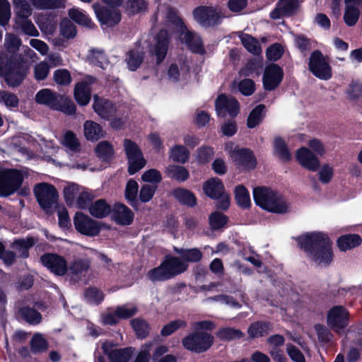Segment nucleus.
Instances as JSON below:
<instances>
[{
    "label": "nucleus",
    "instance_id": "30",
    "mask_svg": "<svg viewBox=\"0 0 362 362\" xmlns=\"http://www.w3.org/2000/svg\"><path fill=\"white\" fill-rule=\"evenodd\" d=\"M89 213L94 217L102 218L110 214V206L104 199H98L88 206Z\"/></svg>",
    "mask_w": 362,
    "mask_h": 362
},
{
    "label": "nucleus",
    "instance_id": "58",
    "mask_svg": "<svg viewBox=\"0 0 362 362\" xmlns=\"http://www.w3.org/2000/svg\"><path fill=\"white\" fill-rule=\"evenodd\" d=\"M30 348L34 353H39L47 350L48 344L41 334H35L30 341Z\"/></svg>",
    "mask_w": 362,
    "mask_h": 362
},
{
    "label": "nucleus",
    "instance_id": "26",
    "mask_svg": "<svg viewBox=\"0 0 362 362\" xmlns=\"http://www.w3.org/2000/svg\"><path fill=\"white\" fill-rule=\"evenodd\" d=\"M270 201L267 211L281 214L290 211V204L281 194L276 192Z\"/></svg>",
    "mask_w": 362,
    "mask_h": 362
},
{
    "label": "nucleus",
    "instance_id": "54",
    "mask_svg": "<svg viewBox=\"0 0 362 362\" xmlns=\"http://www.w3.org/2000/svg\"><path fill=\"white\" fill-rule=\"evenodd\" d=\"M228 221V217L219 211L212 213L209 217V222L212 230L223 228Z\"/></svg>",
    "mask_w": 362,
    "mask_h": 362
},
{
    "label": "nucleus",
    "instance_id": "8",
    "mask_svg": "<svg viewBox=\"0 0 362 362\" xmlns=\"http://www.w3.org/2000/svg\"><path fill=\"white\" fill-rule=\"evenodd\" d=\"M183 346L189 351L202 353L208 350L214 343V337L206 332L194 331L182 339Z\"/></svg>",
    "mask_w": 362,
    "mask_h": 362
},
{
    "label": "nucleus",
    "instance_id": "51",
    "mask_svg": "<svg viewBox=\"0 0 362 362\" xmlns=\"http://www.w3.org/2000/svg\"><path fill=\"white\" fill-rule=\"evenodd\" d=\"M53 80L59 86H67L72 81L69 71L65 69H59L54 71Z\"/></svg>",
    "mask_w": 362,
    "mask_h": 362
},
{
    "label": "nucleus",
    "instance_id": "5",
    "mask_svg": "<svg viewBox=\"0 0 362 362\" xmlns=\"http://www.w3.org/2000/svg\"><path fill=\"white\" fill-rule=\"evenodd\" d=\"M35 101L66 115H74L76 112V106L71 99L48 88L40 90L35 95Z\"/></svg>",
    "mask_w": 362,
    "mask_h": 362
},
{
    "label": "nucleus",
    "instance_id": "48",
    "mask_svg": "<svg viewBox=\"0 0 362 362\" xmlns=\"http://www.w3.org/2000/svg\"><path fill=\"white\" fill-rule=\"evenodd\" d=\"M235 197L238 204L244 209L250 206V198L247 189L242 185L235 189Z\"/></svg>",
    "mask_w": 362,
    "mask_h": 362
},
{
    "label": "nucleus",
    "instance_id": "44",
    "mask_svg": "<svg viewBox=\"0 0 362 362\" xmlns=\"http://www.w3.org/2000/svg\"><path fill=\"white\" fill-rule=\"evenodd\" d=\"M173 196L182 204L193 206L196 204V198L194 195L183 188L175 189L173 192Z\"/></svg>",
    "mask_w": 362,
    "mask_h": 362
},
{
    "label": "nucleus",
    "instance_id": "4",
    "mask_svg": "<svg viewBox=\"0 0 362 362\" xmlns=\"http://www.w3.org/2000/svg\"><path fill=\"white\" fill-rule=\"evenodd\" d=\"M27 73V67L21 57H11L7 60L4 54L0 53V76L4 78L11 87L19 86Z\"/></svg>",
    "mask_w": 362,
    "mask_h": 362
},
{
    "label": "nucleus",
    "instance_id": "6",
    "mask_svg": "<svg viewBox=\"0 0 362 362\" xmlns=\"http://www.w3.org/2000/svg\"><path fill=\"white\" fill-rule=\"evenodd\" d=\"M194 19L204 28H213L218 25L223 17L221 9L218 6H199L192 12Z\"/></svg>",
    "mask_w": 362,
    "mask_h": 362
},
{
    "label": "nucleus",
    "instance_id": "33",
    "mask_svg": "<svg viewBox=\"0 0 362 362\" xmlns=\"http://www.w3.org/2000/svg\"><path fill=\"white\" fill-rule=\"evenodd\" d=\"M84 188L76 183H69L64 188V197L68 205L74 206Z\"/></svg>",
    "mask_w": 362,
    "mask_h": 362
},
{
    "label": "nucleus",
    "instance_id": "59",
    "mask_svg": "<svg viewBox=\"0 0 362 362\" xmlns=\"http://www.w3.org/2000/svg\"><path fill=\"white\" fill-rule=\"evenodd\" d=\"M50 66L47 62H40L36 64L33 68L34 77L37 81L45 80L49 73Z\"/></svg>",
    "mask_w": 362,
    "mask_h": 362
},
{
    "label": "nucleus",
    "instance_id": "7",
    "mask_svg": "<svg viewBox=\"0 0 362 362\" xmlns=\"http://www.w3.org/2000/svg\"><path fill=\"white\" fill-rule=\"evenodd\" d=\"M24 176L17 169L0 170V197H6L14 194L21 187Z\"/></svg>",
    "mask_w": 362,
    "mask_h": 362
},
{
    "label": "nucleus",
    "instance_id": "18",
    "mask_svg": "<svg viewBox=\"0 0 362 362\" xmlns=\"http://www.w3.org/2000/svg\"><path fill=\"white\" fill-rule=\"evenodd\" d=\"M98 20L102 25L112 27L121 21V13L117 9H110L98 4L93 6Z\"/></svg>",
    "mask_w": 362,
    "mask_h": 362
},
{
    "label": "nucleus",
    "instance_id": "27",
    "mask_svg": "<svg viewBox=\"0 0 362 362\" xmlns=\"http://www.w3.org/2000/svg\"><path fill=\"white\" fill-rule=\"evenodd\" d=\"M13 4L16 22L24 21L31 16L32 8L26 0H13Z\"/></svg>",
    "mask_w": 362,
    "mask_h": 362
},
{
    "label": "nucleus",
    "instance_id": "15",
    "mask_svg": "<svg viewBox=\"0 0 362 362\" xmlns=\"http://www.w3.org/2000/svg\"><path fill=\"white\" fill-rule=\"evenodd\" d=\"M231 158L237 168L247 170L254 169L257 165L252 152L247 148L234 149L230 153Z\"/></svg>",
    "mask_w": 362,
    "mask_h": 362
},
{
    "label": "nucleus",
    "instance_id": "32",
    "mask_svg": "<svg viewBox=\"0 0 362 362\" xmlns=\"http://www.w3.org/2000/svg\"><path fill=\"white\" fill-rule=\"evenodd\" d=\"M361 238L356 234L344 235L337 240V245L341 251H346L361 245Z\"/></svg>",
    "mask_w": 362,
    "mask_h": 362
},
{
    "label": "nucleus",
    "instance_id": "12",
    "mask_svg": "<svg viewBox=\"0 0 362 362\" xmlns=\"http://www.w3.org/2000/svg\"><path fill=\"white\" fill-rule=\"evenodd\" d=\"M308 65L309 70L316 77L322 80L331 78V67L320 51L315 50L311 54Z\"/></svg>",
    "mask_w": 362,
    "mask_h": 362
},
{
    "label": "nucleus",
    "instance_id": "17",
    "mask_svg": "<svg viewBox=\"0 0 362 362\" xmlns=\"http://www.w3.org/2000/svg\"><path fill=\"white\" fill-rule=\"evenodd\" d=\"M42 264L57 276H63L67 272V264L65 259L60 255L47 253L40 257Z\"/></svg>",
    "mask_w": 362,
    "mask_h": 362
},
{
    "label": "nucleus",
    "instance_id": "39",
    "mask_svg": "<svg viewBox=\"0 0 362 362\" xmlns=\"http://www.w3.org/2000/svg\"><path fill=\"white\" fill-rule=\"evenodd\" d=\"M274 154L283 162L291 160V155L285 141L281 137H276L274 141Z\"/></svg>",
    "mask_w": 362,
    "mask_h": 362
},
{
    "label": "nucleus",
    "instance_id": "57",
    "mask_svg": "<svg viewBox=\"0 0 362 362\" xmlns=\"http://www.w3.org/2000/svg\"><path fill=\"white\" fill-rule=\"evenodd\" d=\"M147 7L148 4L144 0H129L126 2V8L132 14L144 12Z\"/></svg>",
    "mask_w": 362,
    "mask_h": 362
},
{
    "label": "nucleus",
    "instance_id": "22",
    "mask_svg": "<svg viewBox=\"0 0 362 362\" xmlns=\"http://www.w3.org/2000/svg\"><path fill=\"white\" fill-rule=\"evenodd\" d=\"M93 108L102 118L109 119L116 112V107L113 103L105 98L94 95Z\"/></svg>",
    "mask_w": 362,
    "mask_h": 362
},
{
    "label": "nucleus",
    "instance_id": "25",
    "mask_svg": "<svg viewBox=\"0 0 362 362\" xmlns=\"http://www.w3.org/2000/svg\"><path fill=\"white\" fill-rule=\"evenodd\" d=\"M276 192L266 187H257L253 189V198L257 205L267 210L270 200Z\"/></svg>",
    "mask_w": 362,
    "mask_h": 362
},
{
    "label": "nucleus",
    "instance_id": "61",
    "mask_svg": "<svg viewBox=\"0 0 362 362\" xmlns=\"http://www.w3.org/2000/svg\"><path fill=\"white\" fill-rule=\"evenodd\" d=\"M11 16V5L8 0H0V25H8Z\"/></svg>",
    "mask_w": 362,
    "mask_h": 362
},
{
    "label": "nucleus",
    "instance_id": "50",
    "mask_svg": "<svg viewBox=\"0 0 362 362\" xmlns=\"http://www.w3.org/2000/svg\"><path fill=\"white\" fill-rule=\"evenodd\" d=\"M244 334L238 329L232 327H223L217 332V337L225 341H230L240 339Z\"/></svg>",
    "mask_w": 362,
    "mask_h": 362
},
{
    "label": "nucleus",
    "instance_id": "38",
    "mask_svg": "<svg viewBox=\"0 0 362 362\" xmlns=\"http://www.w3.org/2000/svg\"><path fill=\"white\" fill-rule=\"evenodd\" d=\"M20 316L30 325H37L42 321L41 314L35 309L28 306H23L19 309Z\"/></svg>",
    "mask_w": 362,
    "mask_h": 362
},
{
    "label": "nucleus",
    "instance_id": "45",
    "mask_svg": "<svg viewBox=\"0 0 362 362\" xmlns=\"http://www.w3.org/2000/svg\"><path fill=\"white\" fill-rule=\"evenodd\" d=\"M62 144L69 151L78 153L81 151V144L75 133L72 131H66L63 137Z\"/></svg>",
    "mask_w": 362,
    "mask_h": 362
},
{
    "label": "nucleus",
    "instance_id": "2",
    "mask_svg": "<svg viewBox=\"0 0 362 362\" xmlns=\"http://www.w3.org/2000/svg\"><path fill=\"white\" fill-rule=\"evenodd\" d=\"M298 243L306 255L320 267L329 265L333 259L332 242L321 232L307 233L297 238Z\"/></svg>",
    "mask_w": 362,
    "mask_h": 362
},
{
    "label": "nucleus",
    "instance_id": "20",
    "mask_svg": "<svg viewBox=\"0 0 362 362\" xmlns=\"http://www.w3.org/2000/svg\"><path fill=\"white\" fill-rule=\"evenodd\" d=\"M283 78V70L277 64L267 66L263 76L264 87L267 90L275 89Z\"/></svg>",
    "mask_w": 362,
    "mask_h": 362
},
{
    "label": "nucleus",
    "instance_id": "63",
    "mask_svg": "<svg viewBox=\"0 0 362 362\" xmlns=\"http://www.w3.org/2000/svg\"><path fill=\"white\" fill-rule=\"evenodd\" d=\"M60 33L65 38H74L76 35V28L68 19H64L60 23Z\"/></svg>",
    "mask_w": 362,
    "mask_h": 362
},
{
    "label": "nucleus",
    "instance_id": "42",
    "mask_svg": "<svg viewBox=\"0 0 362 362\" xmlns=\"http://www.w3.org/2000/svg\"><path fill=\"white\" fill-rule=\"evenodd\" d=\"M90 263L88 258L75 259L69 265V271L73 275L81 274L90 269Z\"/></svg>",
    "mask_w": 362,
    "mask_h": 362
},
{
    "label": "nucleus",
    "instance_id": "43",
    "mask_svg": "<svg viewBox=\"0 0 362 362\" xmlns=\"http://www.w3.org/2000/svg\"><path fill=\"white\" fill-rule=\"evenodd\" d=\"M69 16L71 20H73L78 25L85 26L88 28H92L94 25V23L92 22L91 19L78 8L70 9L69 11Z\"/></svg>",
    "mask_w": 362,
    "mask_h": 362
},
{
    "label": "nucleus",
    "instance_id": "35",
    "mask_svg": "<svg viewBox=\"0 0 362 362\" xmlns=\"http://www.w3.org/2000/svg\"><path fill=\"white\" fill-rule=\"evenodd\" d=\"M271 331L272 325L269 322L259 321L249 326L247 333L252 338H258L268 334Z\"/></svg>",
    "mask_w": 362,
    "mask_h": 362
},
{
    "label": "nucleus",
    "instance_id": "1",
    "mask_svg": "<svg viewBox=\"0 0 362 362\" xmlns=\"http://www.w3.org/2000/svg\"><path fill=\"white\" fill-rule=\"evenodd\" d=\"M155 22L168 28L171 32H177L182 42L194 52L202 53L204 51L202 41L195 33L189 30L181 18L177 16V11L167 5L161 4L153 17Z\"/></svg>",
    "mask_w": 362,
    "mask_h": 362
},
{
    "label": "nucleus",
    "instance_id": "46",
    "mask_svg": "<svg viewBox=\"0 0 362 362\" xmlns=\"http://www.w3.org/2000/svg\"><path fill=\"white\" fill-rule=\"evenodd\" d=\"M176 252L177 254L180 255L182 257V260L185 262H197L200 261L202 258V252L197 249H176Z\"/></svg>",
    "mask_w": 362,
    "mask_h": 362
},
{
    "label": "nucleus",
    "instance_id": "34",
    "mask_svg": "<svg viewBox=\"0 0 362 362\" xmlns=\"http://www.w3.org/2000/svg\"><path fill=\"white\" fill-rule=\"evenodd\" d=\"M166 175L178 182H185L189 177V171L183 166L170 165L165 169Z\"/></svg>",
    "mask_w": 362,
    "mask_h": 362
},
{
    "label": "nucleus",
    "instance_id": "49",
    "mask_svg": "<svg viewBox=\"0 0 362 362\" xmlns=\"http://www.w3.org/2000/svg\"><path fill=\"white\" fill-rule=\"evenodd\" d=\"M131 325L139 338L146 337L150 332L149 325L141 318H135L131 321Z\"/></svg>",
    "mask_w": 362,
    "mask_h": 362
},
{
    "label": "nucleus",
    "instance_id": "14",
    "mask_svg": "<svg viewBox=\"0 0 362 362\" xmlns=\"http://www.w3.org/2000/svg\"><path fill=\"white\" fill-rule=\"evenodd\" d=\"M216 111L218 116L224 117L226 112L231 117H235L239 112V103L233 96L220 95L216 100Z\"/></svg>",
    "mask_w": 362,
    "mask_h": 362
},
{
    "label": "nucleus",
    "instance_id": "31",
    "mask_svg": "<svg viewBox=\"0 0 362 362\" xmlns=\"http://www.w3.org/2000/svg\"><path fill=\"white\" fill-rule=\"evenodd\" d=\"M74 98L81 106L88 104L90 100V86L83 82L78 83L74 88Z\"/></svg>",
    "mask_w": 362,
    "mask_h": 362
},
{
    "label": "nucleus",
    "instance_id": "21",
    "mask_svg": "<svg viewBox=\"0 0 362 362\" xmlns=\"http://www.w3.org/2000/svg\"><path fill=\"white\" fill-rule=\"evenodd\" d=\"M299 6L298 0H280L276 7L270 13L273 19H279L284 16L294 14Z\"/></svg>",
    "mask_w": 362,
    "mask_h": 362
},
{
    "label": "nucleus",
    "instance_id": "36",
    "mask_svg": "<svg viewBox=\"0 0 362 362\" xmlns=\"http://www.w3.org/2000/svg\"><path fill=\"white\" fill-rule=\"evenodd\" d=\"M169 158L173 161L185 163L189 158V151L182 145H174L169 151Z\"/></svg>",
    "mask_w": 362,
    "mask_h": 362
},
{
    "label": "nucleus",
    "instance_id": "23",
    "mask_svg": "<svg viewBox=\"0 0 362 362\" xmlns=\"http://www.w3.org/2000/svg\"><path fill=\"white\" fill-rule=\"evenodd\" d=\"M134 213L127 206L122 204H116L112 209L114 221L122 226L130 225L134 219Z\"/></svg>",
    "mask_w": 362,
    "mask_h": 362
},
{
    "label": "nucleus",
    "instance_id": "64",
    "mask_svg": "<svg viewBox=\"0 0 362 362\" xmlns=\"http://www.w3.org/2000/svg\"><path fill=\"white\" fill-rule=\"evenodd\" d=\"M346 93L350 100H358L362 96V83L352 82L348 86Z\"/></svg>",
    "mask_w": 362,
    "mask_h": 362
},
{
    "label": "nucleus",
    "instance_id": "24",
    "mask_svg": "<svg viewBox=\"0 0 362 362\" xmlns=\"http://www.w3.org/2000/svg\"><path fill=\"white\" fill-rule=\"evenodd\" d=\"M106 132L103 127L93 121L86 120L83 124V135L90 141H97L105 136Z\"/></svg>",
    "mask_w": 362,
    "mask_h": 362
},
{
    "label": "nucleus",
    "instance_id": "11",
    "mask_svg": "<svg viewBox=\"0 0 362 362\" xmlns=\"http://www.w3.org/2000/svg\"><path fill=\"white\" fill-rule=\"evenodd\" d=\"M327 325L334 332L341 334L349 324V312L341 305L332 308L327 315Z\"/></svg>",
    "mask_w": 362,
    "mask_h": 362
},
{
    "label": "nucleus",
    "instance_id": "60",
    "mask_svg": "<svg viewBox=\"0 0 362 362\" xmlns=\"http://www.w3.org/2000/svg\"><path fill=\"white\" fill-rule=\"evenodd\" d=\"M187 326V322L182 320H176L172 322H170L167 325H165L161 329L160 334L163 337H167L175 331H177L180 328H185Z\"/></svg>",
    "mask_w": 362,
    "mask_h": 362
},
{
    "label": "nucleus",
    "instance_id": "55",
    "mask_svg": "<svg viewBox=\"0 0 362 362\" xmlns=\"http://www.w3.org/2000/svg\"><path fill=\"white\" fill-rule=\"evenodd\" d=\"M359 14L360 12L358 7L351 5L346 6L344 15V20L345 23L348 26L354 25L358 20Z\"/></svg>",
    "mask_w": 362,
    "mask_h": 362
},
{
    "label": "nucleus",
    "instance_id": "3",
    "mask_svg": "<svg viewBox=\"0 0 362 362\" xmlns=\"http://www.w3.org/2000/svg\"><path fill=\"white\" fill-rule=\"evenodd\" d=\"M187 268V263L180 257H167L158 267L150 269L146 277L151 282L165 281L184 273Z\"/></svg>",
    "mask_w": 362,
    "mask_h": 362
},
{
    "label": "nucleus",
    "instance_id": "56",
    "mask_svg": "<svg viewBox=\"0 0 362 362\" xmlns=\"http://www.w3.org/2000/svg\"><path fill=\"white\" fill-rule=\"evenodd\" d=\"M132 354V348L115 349L109 359L110 362H128Z\"/></svg>",
    "mask_w": 362,
    "mask_h": 362
},
{
    "label": "nucleus",
    "instance_id": "53",
    "mask_svg": "<svg viewBox=\"0 0 362 362\" xmlns=\"http://www.w3.org/2000/svg\"><path fill=\"white\" fill-rule=\"evenodd\" d=\"M88 59L93 65L98 66L103 69H106L109 65V62L105 54L101 50H92L88 55Z\"/></svg>",
    "mask_w": 362,
    "mask_h": 362
},
{
    "label": "nucleus",
    "instance_id": "19",
    "mask_svg": "<svg viewBox=\"0 0 362 362\" xmlns=\"http://www.w3.org/2000/svg\"><path fill=\"white\" fill-rule=\"evenodd\" d=\"M296 158L299 164L310 171H317L320 166L317 156L308 148L300 147L296 151Z\"/></svg>",
    "mask_w": 362,
    "mask_h": 362
},
{
    "label": "nucleus",
    "instance_id": "52",
    "mask_svg": "<svg viewBox=\"0 0 362 362\" xmlns=\"http://www.w3.org/2000/svg\"><path fill=\"white\" fill-rule=\"evenodd\" d=\"M21 46V39L13 33H6L4 40V47L9 53H16Z\"/></svg>",
    "mask_w": 362,
    "mask_h": 362
},
{
    "label": "nucleus",
    "instance_id": "9",
    "mask_svg": "<svg viewBox=\"0 0 362 362\" xmlns=\"http://www.w3.org/2000/svg\"><path fill=\"white\" fill-rule=\"evenodd\" d=\"M123 146L128 159V172L130 175H133L145 166L146 160L140 148L135 142L125 139Z\"/></svg>",
    "mask_w": 362,
    "mask_h": 362
},
{
    "label": "nucleus",
    "instance_id": "47",
    "mask_svg": "<svg viewBox=\"0 0 362 362\" xmlns=\"http://www.w3.org/2000/svg\"><path fill=\"white\" fill-rule=\"evenodd\" d=\"M264 109L265 106L260 104L252 110L248 116L247 122L249 128H254L262 122L264 116Z\"/></svg>",
    "mask_w": 362,
    "mask_h": 362
},
{
    "label": "nucleus",
    "instance_id": "37",
    "mask_svg": "<svg viewBox=\"0 0 362 362\" xmlns=\"http://www.w3.org/2000/svg\"><path fill=\"white\" fill-rule=\"evenodd\" d=\"M35 243L33 238L28 237L25 239H18L16 240L11 245V247L17 252H18L19 257L23 258H27L29 255L28 250Z\"/></svg>",
    "mask_w": 362,
    "mask_h": 362
},
{
    "label": "nucleus",
    "instance_id": "13",
    "mask_svg": "<svg viewBox=\"0 0 362 362\" xmlns=\"http://www.w3.org/2000/svg\"><path fill=\"white\" fill-rule=\"evenodd\" d=\"M74 224L78 232L88 236L97 235L100 230L98 221L81 212L76 213Z\"/></svg>",
    "mask_w": 362,
    "mask_h": 362
},
{
    "label": "nucleus",
    "instance_id": "16",
    "mask_svg": "<svg viewBox=\"0 0 362 362\" xmlns=\"http://www.w3.org/2000/svg\"><path fill=\"white\" fill-rule=\"evenodd\" d=\"M154 44L150 49V52L156 57L157 64L165 59L169 48L170 37L166 30H161L154 40Z\"/></svg>",
    "mask_w": 362,
    "mask_h": 362
},
{
    "label": "nucleus",
    "instance_id": "28",
    "mask_svg": "<svg viewBox=\"0 0 362 362\" xmlns=\"http://www.w3.org/2000/svg\"><path fill=\"white\" fill-rule=\"evenodd\" d=\"M206 195L211 199H218L224 190V186L218 178L206 181L203 186Z\"/></svg>",
    "mask_w": 362,
    "mask_h": 362
},
{
    "label": "nucleus",
    "instance_id": "29",
    "mask_svg": "<svg viewBox=\"0 0 362 362\" xmlns=\"http://www.w3.org/2000/svg\"><path fill=\"white\" fill-rule=\"evenodd\" d=\"M238 37L244 47L251 54L259 55L262 52V48L259 41L252 35L243 32L238 33Z\"/></svg>",
    "mask_w": 362,
    "mask_h": 362
},
{
    "label": "nucleus",
    "instance_id": "40",
    "mask_svg": "<svg viewBox=\"0 0 362 362\" xmlns=\"http://www.w3.org/2000/svg\"><path fill=\"white\" fill-rule=\"evenodd\" d=\"M144 53L138 49L130 50L127 53L126 62L131 71L136 70L144 60Z\"/></svg>",
    "mask_w": 362,
    "mask_h": 362
},
{
    "label": "nucleus",
    "instance_id": "62",
    "mask_svg": "<svg viewBox=\"0 0 362 362\" xmlns=\"http://www.w3.org/2000/svg\"><path fill=\"white\" fill-rule=\"evenodd\" d=\"M32 4L38 9H52L60 7L64 0H30Z\"/></svg>",
    "mask_w": 362,
    "mask_h": 362
},
{
    "label": "nucleus",
    "instance_id": "41",
    "mask_svg": "<svg viewBox=\"0 0 362 362\" xmlns=\"http://www.w3.org/2000/svg\"><path fill=\"white\" fill-rule=\"evenodd\" d=\"M95 151L97 156L105 161L109 160L114 156L113 146L107 141L99 142L97 144Z\"/></svg>",
    "mask_w": 362,
    "mask_h": 362
},
{
    "label": "nucleus",
    "instance_id": "10",
    "mask_svg": "<svg viewBox=\"0 0 362 362\" xmlns=\"http://www.w3.org/2000/svg\"><path fill=\"white\" fill-rule=\"evenodd\" d=\"M34 194L40 204L45 210H48L57 202L58 192L56 188L48 183L41 182L34 187Z\"/></svg>",
    "mask_w": 362,
    "mask_h": 362
}]
</instances>
